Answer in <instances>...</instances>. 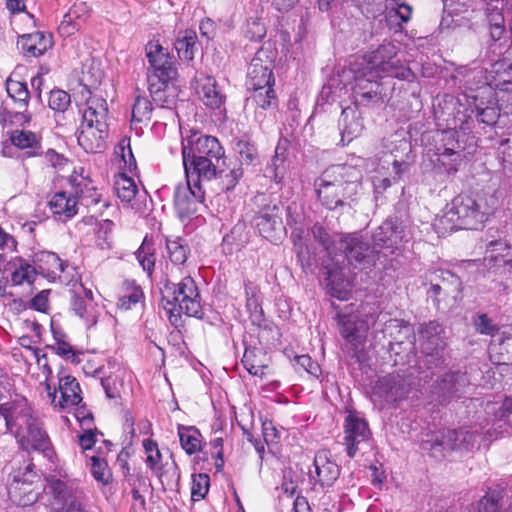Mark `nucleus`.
<instances>
[{"instance_id":"473e14b6","label":"nucleus","mask_w":512,"mask_h":512,"mask_svg":"<svg viewBox=\"0 0 512 512\" xmlns=\"http://www.w3.org/2000/svg\"><path fill=\"white\" fill-rule=\"evenodd\" d=\"M16 438L20 448H48L50 444L48 435L36 417L20 430V435Z\"/></svg>"},{"instance_id":"6e6552de","label":"nucleus","mask_w":512,"mask_h":512,"mask_svg":"<svg viewBox=\"0 0 512 512\" xmlns=\"http://www.w3.org/2000/svg\"><path fill=\"white\" fill-rule=\"evenodd\" d=\"M224 153L223 147L214 136L194 132L182 142L183 162L191 159L221 160Z\"/></svg>"},{"instance_id":"c03bdc74","label":"nucleus","mask_w":512,"mask_h":512,"mask_svg":"<svg viewBox=\"0 0 512 512\" xmlns=\"http://www.w3.org/2000/svg\"><path fill=\"white\" fill-rule=\"evenodd\" d=\"M196 42L197 34L195 31L185 30L179 32L174 44L179 58L182 60L191 61L194 58Z\"/></svg>"},{"instance_id":"f257e3e1","label":"nucleus","mask_w":512,"mask_h":512,"mask_svg":"<svg viewBox=\"0 0 512 512\" xmlns=\"http://www.w3.org/2000/svg\"><path fill=\"white\" fill-rule=\"evenodd\" d=\"M500 205V193L488 187L475 196L460 194L446 207L439 223L444 229L480 228Z\"/></svg>"},{"instance_id":"a19ab883","label":"nucleus","mask_w":512,"mask_h":512,"mask_svg":"<svg viewBox=\"0 0 512 512\" xmlns=\"http://www.w3.org/2000/svg\"><path fill=\"white\" fill-rule=\"evenodd\" d=\"M461 153L452 148H439L436 159L433 160L434 165L440 172L446 174H454L458 171L461 164Z\"/></svg>"},{"instance_id":"c85d7f7f","label":"nucleus","mask_w":512,"mask_h":512,"mask_svg":"<svg viewBox=\"0 0 512 512\" xmlns=\"http://www.w3.org/2000/svg\"><path fill=\"white\" fill-rule=\"evenodd\" d=\"M484 263L489 268H507L512 270V248L502 239L490 241L486 247Z\"/></svg>"},{"instance_id":"e433bc0d","label":"nucleus","mask_w":512,"mask_h":512,"mask_svg":"<svg viewBox=\"0 0 512 512\" xmlns=\"http://www.w3.org/2000/svg\"><path fill=\"white\" fill-rule=\"evenodd\" d=\"M114 189L117 197L134 210H139L138 204V188L135 181L125 174H120L116 177Z\"/></svg>"},{"instance_id":"680f3d73","label":"nucleus","mask_w":512,"mask_h":512,"mask_svg":"<svg viewBox=\"0 0 512 512\" xmlns=\"http://www.w3.org/2000/svg\"><path fill=\"white\" fill-rule=\"evenodd\" d=\"M71 98L70 95L60 89L52 90L49 96V107L57 112H65L70 106Z\"/></svg>"},{"instance_id":"774afa93","label":"nucleus","mask_w":512,"mask_h":512,"mask_svg":"<svg viewBox=\"0 0 512 512\" xmlns=\"http://www.w3.org/2000/svg\"><path fill=\"white\" fill-rule=\"evenodd\" d=\"M142 297V290L139 287H135L128 294L119 298L118 307L123 310H129L132 306L139 303Z\"/></svg>"},{"instance_id":"5701e85b","label":"nucleus","mask_w":512,"mask_h":512,"mask_svg":"<svg viewBox=\"0 0 512 512\" xmlns=\"http://www.w3.org/2000/svg\"><path fill=\"white\" fill-rule=\"evenodd\" d=\"M474 435L468 431L443 429L427 435V439L423 443L430 444L432 448L446 447V448H461L462 446H473Z\"/></svg>"},{"instance_id":"e2e57ef3","label":"nucleus","mask_w":512,"mask_h":512,"mask_svg":"<svg viewBox=\"0 0 512 512\" xmlns=\"http://www.w3.org/2000/svg\"><path fill=\"white\" fill-rule=\"evenodd\" d=\"M235 151L240 157V161L245 164H251L257 157V149L246 139H239L235 144Z\"/></svg>"},{"instance_id":"338daca9","label":"nucleus","mask_w":512,"mask_h":512,"mask_svg":"<svg viewBox=\"0 0 512 512\" xmlns=\"http://www.w3.org/2000/svg\"><path fill=\"white\" fill-rule=\"evenodd\" d=\"M432 276H435L445 290H448L450 286H453L455 290H460L461 281L452 272L447 270H434Z\"/></svg>"},{"instance_id":"f03ea898","label":"nucleus","mask_w":512,"mask_h":512,"mask_svg":"<svg viewBox=\"0 0 512 512\" xmlns=\"http://www.w3.org/2000/svg\"><path fill=\"white\" fill-rule=\"evenodd\" d=\"M360 171L353 166L336 165L326 169L315 182L318 198L324 206L333 210L344 205L360 187Z\"/></svg>"},{"instance_id":"c9c22d12","label":"nucleus","mask_w":512,"mask_h":512,"mask_svg":"<svg viewBox=\"0 0 512 512\" xmlns=\"http://www.w3.org/2000/svg\"><path fill=\"white\" fill-rule=\"evenodd\" d=\"M9 139L15 147L25 151V157H36L41 154L40 138L32 131L16 129L10 133Z\"/></svg>"},{"instance_id":"0e129e2a","label":"nucleus","mask_w":512,"mask_h":512,"mask_svg":"<svg viewBox=\"0 0 512 512\" xmlns=\"http://www.w3.org/2000/svg\"><path fill=\"white\" fill-rule=\"evenodd\" d=\"M244 34L251 41H260L266 35V28L260 20L249 19Z\"/></svg>"},{"instance_id":"dca6fc26","label":"nucleus","mask_w":512,"mask_h":512,"mask_svg":"<svg viewBox=\"0 0 512 512\" xmlns=\"http://www.w3.org/2000/svg\"><path fill=\"white\" fill-rule=\"evenodd\" d=\"M408 384L398 374H389L378 379L372 391L375 401L381 405L394 403L406 397L408 394Z\"/></svg>"},{"instance_id":"a878e982","label":"nucleus","mask_w":512,"mask_h":512,"mask_svg":"<svg viewBox=\"0 0 512 512\" xmlns=\"http://www.w3.org/2000/svg\"><path fill=\"white\" fill-rule=\"evenodd\" d=\"M25 57H40L53 46V38L49 33L34 32L19 36L17 42Z\"/></svg>"},{"instance_id":"4be33fe9","label":"nucleus","mask_w":512,"mask_h":512,"mask_svg":"<svg viewBox=\"0 0 512 512\" xmlns=\"http://www.w3.org/2000/svg\"><path fill=\"white\" fill-rule=\"evenodd\" d=\"M221 160L212 159H191L190 161L183 162L186 178L192 183L211 186L217 172L220 168L219 163Z\"/></svg>"},{"instance_id":"052dcab7","label":"nucleus","mask_w":512,"mask_h":512,"mask_svg":"<svg viewBox=\"0 0 512 512\" xmlns=\"http://www.w3.org/2000/svg\"><path fill=\"white\" fill-rule=\"evenodd\" d=\"M53 334L55 343L51 346V349L54 350L56 354L64 357L65 359L74 360L76 352L72 345L65 340V335L55 331L54 329Z\"/></svg>"},{"instance_id":"603ef678","label":"nucleus","mask_w":512,"mask_h":512,"mask_svg":"<svg viewBox=\"0 0 512 512\" xmlns=\"http://www.w3.org/2000/svg\"><path fill=\"white\" fill-rule=\"evenodd\" d=\"M23 111H12L7 106H3L0 110V122L3 125L24 126L31 121V114L27 112V108Z\"/></svg>"},{"instance_id":"9b49d317","label":"nucleus","mask_w":512,"mask_h":512,"mask_svg":"<svg viewBox=\"0 0 512 512\" xmlns=\"http://www.w3.org/2000/svg\"><path fill=\"white\" fill-rule=\"evenodd\" d=\"M146 57L150 65L148 72V82L151 81H169L176 75L173 66L172 57L158 43V41H150L146 45Z\"/></svg>"},{"instance_id":"4c0bfd02","label":"nucleus","mask_w":512,"mask_h":512,"mask_svg":"<svg viewBox=\"0 0 512 512\" xmlns=\"http://www.w3.org/2000/svg\"><path fill=\"white\" fill-rule=\"evenodd\" d=\"M9 266L12 269L11 281L14 285H31L37 276V268L35 264H30L29 261L22 257H14Z\"/></svg>"},{"instance_id":"2eb2a0df","label":"nucleus","mask_w":512,"mask_h":512,"mask_svg":"<svg viewBox=\"0 0 512 512\" xmlns=\"http://www.w3.org/2000/svg\"><path fill=\"white\" fill-rule=\"evenodd\" d=\"M253 225L259 234L274 242L285 231L282 222V208L276 204L263 207L253 219Z\"/></svg>"},{"instance_id":"20e7f679","label":"nucleus","mask_w":512,"mask_h":512,"mask_svg":"<svg viewBox=\"0 0 512 512\" xmlns=\"http://www.w3.org/2000/svg\"><path fill=\"white\" fill-rule=\"evenodd\" d=\"M398 48L388 42L381 44L375 50L361 56H355L350 62V72L365 74V70L371 76H387L400 80L411 81L414 78L412 70L402 64L397 58Z\"/></svg>"},{"instance_id":"37998d69","label":"nucleus","mask_w":512,"mask_h":512,"mask_svg":"<svg viewBox=\"0 0 512 512\" xmlns=\"http://www.w3.org/2000/svg\"><path fill=\"white\" fill-rule=\"evenodd\" d=\"M386 94L383 92L381 83H371L369 90L360 87L354 89V98L356 106L378 105L384 102Z\"/></svg>"},{"instance_id":"a211bd4d","label":"nucleus","mask_w":512,"mask_h":512,"mask_svg":"<svg viewBox=\"0 0 512 512\" xmlns=\"http://www.w3.org/2000/svg\"><path fill=\"white\" fill-rule=\"evenodd\" d=\"M272 70L273 60L268 56L267 51L258 50L247 69V88L274 84L275 79Z\"/></svg>"},{"instance_id":"1a4fd4ad","label":"nucleus","mask_w":512,"mask_h":512,"mask_svg":"<svg viewBox=\"0 0 512 512\" xmlns=\"http://www.w3.org/2000/svg\"><path fill=\"white\" fill-rule=\"evenodd\" d=\"M418 341L421 351L426 355L427 363L438 366L443 363L442 352L446 342L444 330L436 321L421 324L418 328Z\"/></svg>"},{"instance_id":"bf43d9fd","label":"nucleus","mask_w":512,"mask_h":512,"mask_svg":"<svg viewBox=\"0 0 512 512\" xmlns=\"http://www.w3.org/2000/svg\"><path fill=\"white\" fill-rule=\"evenodd\" d=\"M91 474L93 478L101 483L108 484L111 480V473L106 460L97 456L91 457Z\"/></svg>"},{"instance_id":"7ed1b4c3","label":"nucleus","mask_w":512,"mask_h":512,"mask_svg":"<svg viewBox=\"0 0 512 512\" xmlns=\"http://www.w3.org/2000/svg\"><path fill=\"white\" fill-rule=\"evenodd\" d=\"M161 295V305L172 325H178L182 314L202 318L200 293L191 276H185L177 284L167 280L161 289Z\"/></svg>"},{"instance_id":"ea45409f","label":"nucleus","mask_w":512,"mask_h":512,"mask_svg":"<svg viewBox=\"0 0 512 512\" xmlns=\"http://www.w3.org/2000/svg\"><path fill=\"white\" fill-rule=\"evenodd\" d=\"M242 176L243 170L240 166H234L230 169L220 167L210 189L216 193L228 192L235 188Z\"/></svg>"},{"instance_id":"a18cd8bd","label":"nucleus","mask_w":512,"mask_h":512,"mask_svg":"<svg viewBox=\"0 0 512 512\" xmlns=\"http://www.w3.org/2000/svg\"><path fill=\"white\" fill-rule=\"evenodd\" d=\"M274 84L262 85L259 87L248 88L252 91L251 98L259 108L264 110H274L278 106V99L273 89Z\"/></svg>"},{"instance_id":"b1692460","label":"nucleus","mask_w":512,"mask_h":512,"mask_svg":"<svg viewBox=\"0 0 512 512\" xmlns=\"http://www.w3.org/2000/svg\"><path fill=\"white\" fill-rule=\"evenodd\" d=\"M108 126L103 128L93 124L81 123L77 136L80 147L87 153H101L106 148Z\"/></svg>"},{"instance_id":"f8f14e48","label":"nucleus","mask_w":512,"mask_h":512,"mask_svg":"<svg viewBox=\"0 0 512 512\" xmlns=\"http://www.w3.org/2000/svg\"><path fill=\"white\" fill-rule=\"evenodd\" d=\"M374 321L371 314L356 311L340 316V333L342 337L352 345L353 350L362 345L370 324Z\"/></svg>"},{"instance_id":"8fccbe9b","label":"nucleus","mask_w":512,"mask_h":512,"mask_svg":"<svg viewBox=\"0 0 512 512\" xmlns=\"http://www.w3.org/2000/svg\"><path fill=\"white\" fill-rule=\"evenodd\" d=\"M114 223L109 219L99 221L95 226V244L102 250L110 249L113 244Z\"/></svg>"},{"instance_id":"3c124183","label":"nucleus","mask_w":512,"mask_h":512,"mask_svg":"<svg viewBox=\"0 0 512 512\" xmlns=\"http://www.w3.org/2000/svg\"><path fill=\"white\" fill-rule=\"evenodd\" d=\"M6 90L9 97L19 108H27L30 94L25 83L9 79L6 83Z\"/></svg>"},{"instance_id":"864d4df0","label":"nucleus","mask_w":512,"mask_h":512,"mask_svg":"<svg viewBox=\"0 0 512 512\" xmlns=\"http://www.w3.org/2000/svg\"><path fill=\"white\" fill-rule=\"evenodd\" d=\"M490 73L491 81L496 87L512 83V64L505 60L494 63Z\"/></svg>"},{"instance_id":"aec40b11","label":"nucleus","mask_w":512,"mask_h":512,"mask_svg":"<svg viewBox=\"0 0 512 512\" xmlns=\"http://www.w3.org/2000/svg\"><path fill=\"white\" fill-rule=\"evenodd\" d=\"M405 241H408V233L396 218L384 221L373 234L374 245L380 248L398 249Z\"/></svg>"},{"instance_id":"7c9ffc66","label":"nucleus","mask_w":512,"mask_h":512,"mask_svg":"<svg viewBox=\"0 0 512 512\" xmlns=\"http://www.w3.org/2000/svg\"><path fill=\"white\" fill-rule=\"evenodd\" d=\"M33 263L37 268L38 274L52 281L56 278H60L61 273L68 267V264L62 261L57 254L49 251L35 253Z\"/></svg>"},{"instance_id":"5fc2aeb1","label":"nucleus","mask_w":512,"mask_h":512,"mask_svg":"<svg viewBox=\"0 0 512 512\" xmlns=\"http://www.w3.org/2000/svg\"><path fill=\"white\" fill-rule=\"evenodd\" d=\"M153 106L151 101L142 96H137L132 109V121L147 122L151 119Z\"/></svg>"},{"instance_id":"9d476101","label":"nucleus","mask_w":512,"mask_h":512,"mask_svg":"<svg viewBox=\"0 0 512 512\" xmlns=\"http://www.w3.org/2000/svg\"><path fill=\"white\" fill-rule=\"evenodd\" d=\"M34 465L29 464L25 472L14 475L8 487L10 500L18 506H30L38 501L41 492L34 486L38 482V476L32 471Z\"/></svg>"},{"instance_id":"6ab92c4d","label":"nucleus","mask_w":512,"mask_h":512,"mask_svg":"<svg viewBox=\"0 0 512 512\" xmlns=\"http://www.w3.org/2000/svg\"><path fill=\"white\" fill-rule=\"evenodd\" d=\"M71 307L77 316L84 320L87 327L95 325L98 321V307L93 300V293L81 283L74 284Z\"/></svg>"},{"instance_id":"09e8293b","label":"nucleus","mask_w":512,"mask_h":512,"mask_svg":"<svg viewBox=\"0 0 512 512\" xmlns=\"http://www.w3.org/2000/svg\"><path fill=\"white\" fill-rule=\"evenodd\" d=\"M487 21L489 24L490 36L493 41H498L507 33L504 16L496 5L488 8Z\"/></svg>"},{"instance_id":"cd10ccee","label":"nucleus","mask_w":512,"mask_h":512,"mask_svg":"<svg viewBox=\"0 0 512 512\" xmlns=\"http://www.w3.org/2000/svg\"><path fill=\"white\" fill-rule=\"evenodd\" d=\"M89 97L85 100V108L82 112V122L85 124L98 125L100 127L108 126V106L106 100L98 95H93L89 90L86 91Z\"/></svg>"},{"instance_id":"bb28decb","label":"nucleus","mask_w":512,"mask_h":512,"mask_svg":"<svg viewBox=\"0 0 512 512\" xmlns=\"http://www.w3.org/2000/svg\"><path fill=\"white\" fill-rule=\"evenodd\" d=\"M326 450H321L314 458V471H309L311 479H315L322 487L331 486L339 477V466L331 461Z\"/></svg>"},{"instance_id":"f3484780","label":"nucleus","mask_w":512,"mask_h":512,"mask_svg":"<svg viewBox=\"0 0 512 512\" xmlns=\"http://www.w3.org/2000/svg\"><path fill=\"white\" fill-rule=\"evenodd\" d=\"M125 427L129 430L122 441V448L141 445L142 448H157V443L152 440V424L142 418L135 423L130 412L125 413Z\"/></svg>"},{"instance_id":"412c9836","label":"nucleus","mask_w":512,"mask_h":512,"mask_svg":"<svg viewBox=\"0 0 512 512\" xmlns=\"http://www.w3.org/2000/svg\"><path fill=\"white\" fill-rule=\"evenodd\" d=\"M332 260L331 265H325L327 291L334 298L346 300L352 289L351 282L345 273V267L340 263V259Z\"/></svg>"},{"instance_id":"4d7b16f0","label":"nucleus","mask_w":512,"mask_h":512,"mask_svg":"<svg viewBox=\"0 0 512 512\" xmlns=\"http://www.w3.org/2000/svg\"><path fill=\"white\" fill-rule=\"evenodd\" d=\"M135 254L143 270L146 271L149 275H151L156 261L154 249L152 248L151 244L147 243L146 240H144L142 245L139 247Z\"/></svg>"},{"instance_id":"79ce46f5","label":"nucleus","mask_w":512,"mask_h":512,"mask_svg":"<svg viewBox=\"0 0 512 512\" xmlns=\"http://www.w3.org/2000/svg\"><path fill=\"white\" fill-rule=\"evenodd\" d=\"M246 308L250 313L251 322L254 325L261 326L264 321V314L260 303V291L256 285L251 282L245 284Z\"/></svg>"},{"instance_id":"423d86ee","label":"nucleus","mask_w":512,"mask_h":512,"mask_svg":"<svg viewBox=\"0 0 512 512\" xmlns=\"http://www.w3.org/2000/svg\"><path fill=\"white\" fill-rule=\"evenodd\" d=\"M335 249L340 251L339 254H335V259H340L342 264L347 261L354 267L359 265L366 268L376 260L374 248L357 233L340 237Z\"/></svg>"},{"instance_id":"de8ad7c7","label":"nucleus","mask_w":512,"mask_h":512,"mask_svg":"<svg viewBox=\"0 0 512 512\" xmlns=\"http://www.w3.org/2000/svg\"><path fill=\"white\" fill-rule=\"evenodd\" d=\"M262 357L263 354L260 350L247 348L241 362L251 375L262 377L267 369Z\"/></svg>"},{"instance_id":"4468645a","label":"nucleus","mask_w":512,"mask_h":512,"mask_svg":"<svg viewBox=\"0 0 512 512\" xmlns=\"http://www.w3.org/2000/svg\"><path fill=\"white\" fill-rule=\"evenodd\" d=\"M46 390L51 404L59 410L74 408L82 401L80 385L76 378L70 375L59 377L58 389H52L47 383Z\"/></svg>"},{"instance_id":"6e6d98bb","label":"nucleus","mask_w":512,"mask_h":512,"mask_svg":"<svg viewBox=\"0 0 512 512\" xmlns=\"http://www.w3.org/2000/svg\"><path fill=\"white\" fill-rule=\"evenodd\" d=\"M179 440L182 448H201V434L193 426H179Z\"/></svg>"},{"instance_id":"72a5a7b5","label":"nucleus","mask_w":512,"mask_h":512,"mask_svg":"<svg viewBox=\"0 0 512 512\" xmlns=\"http://www.w3.org/2000/svg\"><path fill=\"white\" fill-rule=\"evenodd\" d=\"M48 205L53 215L63 222L73 218L78 212L77 198L67 192L55 193Z\"/></svg>"},{"instance_id":"58836bf2","label":"nucleus","mask_w":512,"mask_h":512,"mask_svg":"<svg viewBox=\"0 0 512 512\" xmlns=\"http://www.w3.org/2000/svg\"><path fill=\"white\" fill-rule=\"evenodd\" d=\"M168 82L161 80L148 82L149 92L157 106L172 109L176 106L175 90L168 85Z\"/></svg>"},{"instance_id":"f704fd0d","label":"nucleus","mask_w":512,"mask_h":512,"mask_svg":"<svg viewBox=\"0 0 512 512\" xmlns=\"http://www.w3.org/2000/svg\"><path fill=\"white\" fill-rule=\"evenodd\" d=\"M197 93L201 101L211 109H219L224 104L225 95L214 78L205 76L199 80Z\"/></svg>"},{"instance_id":"49530a36","label":"nucleus","mask_w":512,"mask_h":512,"mask_svg":"<svg viewBox=\"0 0 512 512\" xmlns=\"http://www.w3.org/2000/svg\"><path fill=\"white\" fill-rule=\"evenodd\" d=\"M166 249L168 257L174 265H183L190 254L187 241L181 237H167Z\"/></svg>"},{"instance_id":"69168bd1","label":"nucleus","mask_w":512,"mask_h":512,"mask_svg":"<svg viewBox=\"0 0 512 512\" xmlns=\"http://www.w3.org/2000/svg\"><path fill=\"white\" fill-rule=\"evenodd\" d=\"M314 238L324 247V249L332 254L334 252V246L337 245L336 240L332 239L330 234L322 227L315 225L312 229Z\"/></svg>"},{"instance_id":"39448f33","label":"nucleus","mask_w":512,"mask_h":512,"mask_svg":"<svg viewBox=\"0 0 512 512\" xmlns=\"http://www.w3.org/2000/svg\"><path fill=\"white\" fill-rule=\"evenodd\" d=\"M42 492L54 512H87L80 501L81 491L76 482L62 469L45 476Z\"/></svg>"},{"instance_id":"ddd939ff","label":"nucleus","mask_w":512,"mask_h":512,"mask_svg":"<svg viewBox=\"0 0 512 512\" xmlns=\"http://www.w3.org/2000/svg\"><path fill=\"white\" fill-rule=\"evenodd\" d=\"M205 192V187L188 179L185 184L177 185L174 192V207L179 218L185 220L195 214L198 205L204 201Z\"/></svg>"},{"instance_id":"393cba45","label":"nucleus","mask_w":512,"mask_h":512,"mask_svg":"<svg viewBox=\"0 0 512 512\" xmlns=\"http://www.w3.org/2000/svg\"><path fill=\"white\" fill-rule=\"evenodd\" d=\"M371 432L367 422L355 411H350L345 419V441L347 448L367 443Z\"/></svg>"},{"instance_id":"13d9d810","label":"nucleus","mask_w":512,"mask_h":512,"mask_svg":"<svg viewBox=\"0 0 512 512\" xmlns=\"http://www.w3.org/2000/svg\"><path fill=\"white\" fill-rule=\"evenodd\" d=\"M210 477L208 474L199 473L193 475L191 486V498L193 501L204 499L209 491Z\"/></svg>"},{"instance_id":"0eeeda50","label":"nucleus","mask_w":512,"mask_h":512,"mask_svg":"<svg viewBox=\"0 0 512 512\" xmlns=\"http://www.w3.org/2000/svg\"><path fill=\"white\" fill-rule=\"evenodd\" d=\"M34 418L32 408L24 397L0 404V432L7 430L19 437L20 430Z\"/></svg>"},{"instance_id":"2f4dec72","label":"nucleus","mask_w":512,"mask_h":512,"mask_svg":"<svg viewBox=\"0 0 512 512\" xmlns=\"http://www.w3.org/2000/svg\"><path fill=\"white\" fill-rule=\"evenodd\" d=\"M146 463L162 481L165 476H176L177 465L170 450H146Z\"/></svg>"},{"instance_id":"c756f323","label":"nucleus","mask_w":512,"mask_h":512,"mask_svg":"<svg viewBox=\"0 0 512 512\" xmlns=\"http://www.w3.org/2000/svg\"><path fill=\"white\" fill-rule=\"evenodd\" d=\"M339 129L343 144L350 143L362 134L364 124L361 112L357 107H346L342 110L339 119Z\"/></svg>"}]
</instances>
